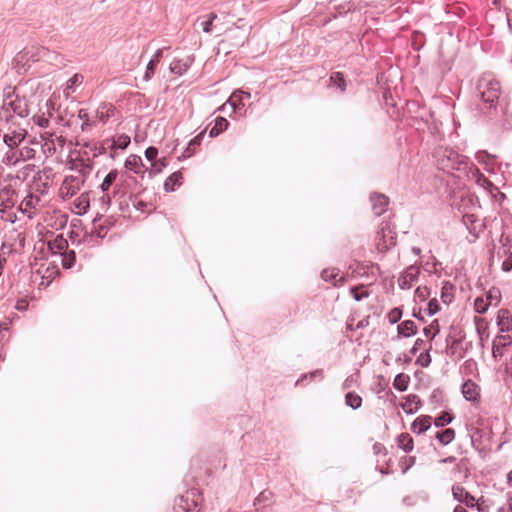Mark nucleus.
<instances>
[{
    "instance_id": "obj_1",
    "label": "nucleus",
    "mask_w": 512,
    "mask_h": 512,
    "mask_svg": "<svg viewBox=\"0 0 512 512\" xmlns=\"http://www.w3.org/2000/svg\"><path fill=\"white\" fill-rule=\"evenodd\" d=\"M453 205L456 208L453 215L455 233L469 244L474 243L485 228L483 221L474 213L477 200L468 192H460L454 195Z\"/></svg>"
},
{
    "instance_id": "obj_2",
    "label": "nucleus",
    "mask_w": 512,
    "mask_h": 512,
    "mask_svg": "<svg viewBox=\"0 0 512 512\" xmlns=\"http://www.w3.org/2000/svg\"><path fill=\"white\" fill-rule=\"evenodd\" d=\"M450 169L456 170L457 175L450 173L451 178H458L459 180L467 179L474 181L479 187L489 191L490 193L497 188L494 184L487 179L479 169L469 160L468 157L454 152L450 149Z\"/></svg>"
},
{
    "instance_id": "obj_3",
    "label": "nucleus",
    "mask_w": 512,
    "mask_h": 512,
    "mask_svg": "<svg viewBox=\"0 0 512 512\" xmlns=\"http://www.w3.org/2000/svg\"><path fill=\"white\" fill-rule=\"evenodd\" d=\"M501 95L499 81L491 73L482 74L476 83V96L485 104L487 110L495 109Z\"/></svg>"
},
{
    "instance_id": "obj_4",
    "label": "nucleus",
    "mask_w": 512,
    "mask_h": 512,
    "mask_svg": "<svg viewBox=\"0 0 512 512\" xmlns=\"http://www.w3.org/2000/svg\"><path fill=\"white\" fill-rule=\"evenodd\" d=\"M202 493L198 488L192 487L185 494L179 495L174 504L175 512H202Z\"/></svg>"
},
{
    "instance_id": "obj_5",
    "label": "nucleus",
    "mask_w": 512,
    "mask_h": 512,
    "mask_svg": "<svg viewBox=\"0 0 512 512\" xmlns=\"http://www.w3.org/2000/svg\"><path fill=\"white\" fill-rule=\"evenodd\" d=\"M380 266L377 263L373 262H359L354 261L348 267L347 275H350L352 278L358 277H372L376 279V274L379 273Z\"/></svg>"
},
{
    "instance_id": "obj_6",
    "label": "nucleus",
    "mask_w": 512,
    "mask_h": 512,
    "mask_svg": "<svg viewBox=\"0 0 512 512\" xmlns=\"http://www.w3.org/2000/svg\"><path fill=\"white\" fill-rule=\"evenodd\" d=\"M12 93L7 94V99L4 100V107H8L15 115L20 118H25L29 115L27 103L24 99H21L18 95L15 99H12Z\"/></svg>"
},
{
    "instance_id": "obj_7",
    "label": "nucleus",
    "mask_w": 512,
    "mask_h": 512,
    "mask_svg": "<svg viewBox=\"0 0 512 512\" xmlns=\"http://www.w3.org/2000/svg\"><path fill=\"white\" fill-rule=\"evenodd\" d=\"M452 496L456 501H458V504L465 505L466 507L474 510L475 498L462 486L453 485Z\"/></svg>"
},
{
    "instance_id": "obj_8",
    "label": "nucleus",
    "mask_w": 512,
    "mask_h": 512,
    "mask_svg": "<svg viewBox=\"0 0 512 512\" xmlns=\"http://www.w3.org/2000/svg\"><path fill=\"white\" fill-rule=\"evenodd\" d=\"M447 151L448 146L438 145L432 153L436 168L443 174H448V155L446 154Z\"/></svg>"
},
{
    "instance_id": "obj_9",
    "label": "nucleus",
    "mask_w": 512,
    "mask_h": 512,
    "mask_svg": "<svg viewBox=\"0 0 512 512\" xmlns=\"http://www.w3.org/2000/svg\"><path fill=\"white\" fill-rule=\"evenodd\" d=\"M369 199L372 205V210L375 215L380 216L384 212H386L387 207L389 205V198L386 195L378 192H373L370 194Z\"/></svg>"
},
{
    "instance_id": "obj_10",
    "label": "nucleus",
    "mask_w": 512,
    "mask_h": 512,
    "mask_svg": "<svg viewBox=\"0 0 512 512\" xmlns=\"http://www.w3.org/2000/svg\"><path fill=\"white\" fill-rule=\"evenodd\" d=\"M347 80L343 72H331L328 79V88H335L340 94H345L347 90Z\"/></svg>"
},
{
    "instance_id": "obj_11",
    "label": "nucleus",
    "mask_w": 512,
    "mask_h": 512,
    "mask_svg": "<svg viewBox=\"0 0 512 512\" xmlns=\"http://www.w3.org/2000/svg\"><path fill=\"white\" fill-rule=\"evenodd\" d=\"M419 269L416 266H409L405 269L403 275L399 278V288L407 290L412 287V283L418 280Z\"/></svg>"
},
{
    "instance_id": "obj_12",
    "label": "nucleus",
    "mask_w": 512,
    "mask_h": 512,
    "mask_svg": "<svg viewBox=\"0 0 512 512\" xmlns=\"http://www.w3.org/2000/svg\"><path fill=\"white\" fill-rule=\"evenodd\" d=\"M400 406L407 415H413L422 407V401L418 395L408 394Z\"/></svg>"
},
{
    "instance_id": "obj_13",
    "label": "nucleus",
    "mask_w": 512,
    "mask_h": 512,
    "mask_svg": "<svg viewBox=\"0 0 512 512\" xmlns=\"http://www.w3.org/2000/svg\"><path fill=\"white\" fill-rule=\"evenodd\" d=\"M478 163L484 165V169L489 173H495L496 155L490 154L485 150H479L475 154Z\"/></svg>"
},
{
    "instance_id": "obj_14",
    "label": "nucleus",
    "mask_w": 512,
    "mask_h": 512,
    "mask_svg": "<svg viewBox=\"0 0 512 512\" xmlns=\"http://www.w3.org/2000/svg\"><path fill=\"white\" fill-rule=\"evenodd\" d=\"M165 48H159L157 49L152 57L150 58L149 62L146 65V70L143 76L144 81H149L155 74L157 66L163 57V51Z\"/></svg>"
},
{
    "instance_id": "obj_15",
    "label": "nucleus",
    "mask_w": 512,
    "mask_h": 512,
    "mask_svg": "<svg viewBox=\"0 0 512 512\" xmlns=\"http://www.w3.org/2000/svg\"><path fill=\"white\" fill-rule=\"evenodd\" d=\"M417 325L412 320H404L397 326V336L393 340L412 337L417 334Z\"/></svg>"
},
{
    "instance_id": "obj_16",
    "label": "nucleus",
    "mask_w": 512,
    "mask_h": 512,
    "mask_svg": "<svg viewBox=\"0 0 512 512\" xmlns=\"http://www.w3.org/2000/svg\"><path fill=\"white\" fill-rule=\"evenodd\" d=\"M480 389L472 380H467L461 385L463 397L470 402H475L480 397Z\"/></svg>"
},
{
    "instance_id": "obj_17",
    "label": "nucleus",
    "mask_w": 512,
    "mask_h": 512,
    "mask_svg": "<svg viewBox=\"0 0 512 512\" xmlns=\"http://www.w3.org/2000/svg\"><path fill=\"white\" fill-rule=\"evenodd\" d=\"M432 424V417L430 415H420L411 423V431L415 434L425 433Z\"/></svg>"
},
{
    "instance_id": "obj_18",
    "label": "nucleus",
    "mask_w": 512,
    "mask_h": 512,
    "mask_svg": "<svg viewBox=\"0 0 512 512\" xmlns=\"http://www.w3.org/2000/svg\"><path fill=\"white\" fill-rule=\"evenodd\" d=\"M497 327L501 333L512 330V314L508 309H500L498 311Z\"/></svg>"
},
{
    "instance_id": "obj_19",
    "label": "nucleus",
    "mask_w": 512,
    "mask_h": 512,
    "mask_svg": "<svg viewBox=\"0 0 512 512\" xmlns=\"http://www.w3.org/2000/svg\"><path fill=\"white\" fill-rule=\"evenodd\" d=\"M339 273L340 270L337 268H326L322 270L321 278L325 282L332 283L334 286H337L339 284L342 285L346 281V278L344 275L338 278Z\"/></svg>"
},
{
    "instance_id": "obj_20",
    "label": "nucleus",
    "mask_w": 512,
    "mask_h": 512,
    "mask_svg": "<svg viewBox=\"0 0 512 512\" xmlns=\"http://www.w3.org/2000/svg\"><path fill=\"white\" fill-rule=\"evenodd\" d=\"M193 57H188L185 61L181 59H174L169 66L171 73L182 76L192 65Z\"/></svg>"
},
{
    "instance_id": "obj_21",
    "label": "nucleus",
    "mask_w": 512,
    "mask_h": 512,
    "mask_svg": "<svg viewBox=\"0 0 512 512\" xmlns=\"http://www.w3.org/2000/svg\"><path fill=\"white\" fill-rule=\"evenodd\" d=\"M183 174L180 170L171 173L163 184V189L166 192H174L177 187L182 185Z\"/></svg>"
},
{
    "instance_id": "obj_22",
    "label": "nucleus",
    "mask_w": 512,
    "mask_h": 512,
    "mask_svg": "<svg viewBox=\"0 0 512 512\" xmlns=\"http://www.w3.org/2000/svg\"><path fill=\"white\" fill-rule=\"evenodd\" d=\"M47 247L52 255H60L62 251L68 248V242L62 234H58L52 241L48 242Z\"/></svg>"
},
{
    "instance_id": "obj_23",
    "label": "nucleus",
    "mask_w": 512,
    "mask_h": 512,
    "mask_svg": "<svg viewBox=\"0 0 512 512\" xmlns=\"http://www.w3.org/2000/svg\"><path fill=\"white\" fill-rule=\"evenodd\" d=\"M115 113L116 108L110 103H102L97 109V117L103 124H106L112 117H114Z\"/></svg>"
},
{
    "instance_id": "obj_24",
    "label": "nucleus",
    "mask_w": 512,
    "mask_h": 512,
    "mask_svg": "<svg viewBox=\"0 0 512 512\" xmlns=\"http://www.w3.org/2000/svg\"><path fill=\"white\" fill-rule=\"evenodd\" d=\"M229 125L230 123L225 117H216L214 120V125L209 130V136L211 138L218 137L220 134H222L224 131L228 129Z\"/></svg>"
},
{
    "instance_id": "obj_25",
    "label": "nucleus",
    "mask_w": 512,
    "mask_h": 512,
    "mask_svg": "<svg viewBox=\"0 0 512 512\" xmlns=\"http://www.w3.org/2000/svg\"><path fill=\"white\" fill-rule=\"evenodd\" d=\"M168 162L165 158L156 159V161L151 162V167L145 168L142 172L141 178H144V175L147 173L150 178L162 173L163 169L166 168Z\"/></svg>"
},
{
    "instance_id": "obj_26",
    "label": "nucleus",
    "mask_w": 512,
    "mask_h": 512,
    "mask_svg": "<svg viewBox=\"0 0 512 512\" xmlns=\"http://www.w3.org/2000/svg\"><path fill=\"white\" fill-rule=\"evenodd\" d=\"M124 166L127 170L133 171L135 174L142 175L141 168L145 167L140 156L132 154L126 158Z\"/></svg>"
},
{
    "instance_id": "obj_27",
    "label": "nucleus",
    "mask_w": 512,
    "mask_h": 512,
    "mask_svg": "<svg viewBox=\"0 0 512 512\" xmlns=\"http://www.w3.org/2000/svg\"><path fill=\"white\" fill-rule=\"evenodd\" d=\"M130 183L137 184V179L134 176L127 174V172H123L120 175L119 183L115 184L113 196L118 195L122 190L130 185Z\"/></svg>"
},
{
    "instance_id": "obj_28",
    "label": "nucleus",
    "mask_w": 512,
    "mask_h": 512,
    "mask_svg": "<svg viewBox=\"0 0 512 512\" xmlns=\"http://www.w3.org/2000/svg\"><path fill=\"white\" fill-rule=\"evenodd\" d=\"M397 445L400 449H402L405 453H409L414 448V441L410 434L401 433L397 436Z\"/></svg>"
},
{
    "instance_id": "obj_29",
    "label": "nucleus",
    "mask_w": 512,
    "mask_h": 512,
    "mask_svg": "<svg viewBox=\"0 0 512 512\" xmlns=\"http://www.w3.org/2000/svg\"><path fill=\"white\" fill-rule=\"evenodd\" d=\"M114 220L110 218H105L102 222L98 223L93 227L97 231V236L100 239H104L108 234L109 230L114 226Z\"/></svg>"
},
{
    "instance_id": "obj_30",
    "label": "nucleus",
    "mask_w": 512,
    "mask_h": 512,
    "mask_svg": "<svg viewBox=\"0 0 512 512\" xmlns=\"http://www.w3.org/2000/svg\"><path fill=\"white\" fill-rule=\"evenodd\" d=\"M101 240L97 236V231L92 227L91 231L84 232L80 242L89 247H96L100 245Z\"/></svg>"
},
{
    "instance_id": "obj_31",
    "label": "nucleus",
    "mask_w": 512,
    "mask_h": 512,
    "mask_svg": "<svg viewBox=\"0 0 512 512\" xmlns=\"http://www.w3.org/2000/svg\"><path fill=\"white\" fill-rule=\"evenodd\" d=\"M410 383V376L405 373H398L393 380V387L399 391L404 392L407 390Z\"/></svg>"
},
{
    "instance_id": "obj_32",
    "label": "nucleus",
    "mask_w": 512,
    "mask_h": 512,
    "mask_svg": "<svg viewBox=\"0 0 512 512\" xmlns=\"http://www.w3.org/2000/svg\"><path fill=\"white\" fill-rule=\"evenodd\" d=\"M362 397L354 391L345 394V405L353 410H357L362 406Z\"/></svg>"
},
{
    "instance_id": "obj_33",
    "label": "nucleus",
    "mask_w": 512,
    "mask_h": 512,
    "mask_svg": "<svg viewBox=\"0 0 512 512\" xmlns=\"http://www.w3.org/2000/svg\"><path fill=\"white\" fill-rule=\"evenodd\" d=\"M24 140V136L21 133L13 132L12 134H4L3 142L10 150L18 147V145Z\"/></svg>"
},
{
    "instance_id": "obj_34",
    "label": "nucleus",
    "mask_w": 512,
    "mask_h": 512,
    "mask_svg": "<svg viewBox=\"0 0 512 512\" xmlns=\"http://www.w3.org/2000/svg\"><path fill=\"white\" fill-rule=\"evenodd\" d=\"M119 176V172L116 169H112L107 173L104 177L102 183L100 184V189L103 193H106L111 186H113Z\"/></svg>"
},
{
    "instance_id": "obj_35",
    "label": "nucleus",
    "mask_w": 512,
    "mask_h": 512,
    "mask_svg": "<svg viewBox=\"0 0 512 512\" xmlns=\"http://www.w3.org/2000/svg\"><path fill=\"white\" fill-rule=\"evenodd\" d=\"M273 498V492L265 489L263 490L254 500V505L258 506L264 504L262 509L271 504V500Z\"/></svg>"
},
{
    "instance_id": "obj_36",
    "label": "nucleus",
    "mask_w": 512,
    "mask_h": 512,
    "mask_svg": "<svg viewBox=\"0 0 512 512\" xmlns=\"http://www.w3.org/2000/svg\"><path fill=\"white\" fill-rule=\"evenodd\" d=\"M350 294L355 301H361L369 296V292L365 288L364 284L352 286L350 288Z\"/></svg>"
},
{
    "instance_id": "obj_37",
    "label": "nucleus",
    "mask_w": 512,
    "mask_h": 512,
    "mask_svg": "<svg viewBox=\"0 0 512 512\" xmlns=\"http://www.w3.org/2000/svg\"><path fill=\"white\" fill-rule=\"evenodd\" d=\"M62 257V266L64 269H71L76 263V252L68 250L65 253H60Z\"/></svg>"
},
{
    "instance_id": "obj_38",
    "label": "nucleus",
    "mask_w": 512,
    "mask_h": 512,
    "mask_svg": "<svg viewBox=\"0 0 512 512\" xmlns=\"http://www.w3.org/2000/svg\"><path fill=\"white\" fill-rule=\"evenodd\" d=\"M439 332L440 327L437 319L433 320L430 325L423 328L424 336L430 340L434 339Z\"/></svg>"
},
{
    "instance_id": "obj_39",
    "label": "nucleus",
    "mask_w": 512,
    "mask_h": 512,
    "mask_svg": "<svg viewBox=\"0 0 512 512\" xmlns=\"http://www.w3.org/2000/svg\"><path fill=\"white\" fill-rule=\"evenodd\" d=\"M238 96L243 97V100L249 99V98H251V93L249 91H244L241 89H237L232 92V94L230 95V97L227 100V103H229V105L231 107L232 113H235V106L233 103H235V98Z\"/></svg>"
},
{
    "instance_id": "obj_40",
    "label": "nucleus",
    "mask_w": 512,
    "mask_h": 512,
    "mask_svg": "<svg viewBox=\"0 0 512 512\" xmlns=\"http://www.w3.org/2000/svg\"><path fill=\"white\" fill-rule=\"evenodd\" d=\"M445 391L441 388H435L430 396V402L435 406H440L444 402Z\"/></svg>"
},
{
    "instance_id": "obj_41",
    "label": "nucleus",
    "mask_w": 512,
    "mask_h": 512,
    "mask_svg": "<svg viewBox=\"0 0 512 512\" xmlns=\"http://www.w3.org/2000/svg\"><path fill=\"white\" fill-rule=\"evenodd\" d=\"M485 299L490 306H497L501 300V293L498 289L492 288L488 291Z\"/></svg>"
},
{
    "instance_id": "obj_42",
    "label": "nucleus",
    "mask_w": 512,
    "mask_h": 512,
    "mask_svg": "<svg viewBox=\"0 0 512 512\" xmlns=\"http://www.w3.org/2000/svg\"><path fill=\"white\" fill-rule=\"evenodd\" d=\"M131 143V139L127 134H121L117 137V140L113 142L112 149L118 148L121 150H125Z\"/></svg>"
},
{
    "instance_id": "obj_43",
    "label": "nucleus",
    "mask_w": 512,
    "mask_h": 512,
    "mask_svg": "<svg viewBox=\"0 0 512 512\" xmlns=\"http://www.w3.org/2000/svg\"><path fill=\"white\" fill-rule=\"evenodd\" d=\"M27 55H28V52H26V51L18 53L16 55V57L13 58L14 67L17 68L18 70L23 68L24 71H26L27 68H25V63L24 62H28L29 61V58L27 57Z\"/></svg>"
},
{
    "instance_id": "obj_44",
    "label": "nucleus",
    "mask_w": 512,
    "mask_h": 512,
    "mask_svg": "<svg viewBox=\"0 0 512 512\" xmlns=\"http://www.w3.org/2000/svg\"><path fill=\"white\" fill-rule=\"evenodd\" d=\"M83 75L76 73L67 81V88L75 92L77 87H79L83 83Z\"/></svg>"
},
{
    "instance_id": "obj_45",
    "label": "nucleus",
    "mask_w": 512,
    "mask_h": 512,
    "mask_svg": "<svg viewBox=\"0 0 512 512\" xmlns=\"http://www.w3.org/2000/svg\"><path fill=\"white\" fill-rule=\"evenodd\" d=\"M489 307V303L483 297H477L474 301V309L479 314L486 313Z\"/></svg>"
},
{
    "instance_id": "obj_46",
    "label": "nucleus",
    "mask_w": 512,
    "mask_h": 512,
    "mask_svg": "<svg viewBox=\"0 0 512 512\" xmlns=\"http://www.w3.org/2000/svg\"><path fill=\"white\" fill-rule=\"evenodd\" d=\"M402 315H403L402 308L394 307L393 309L390 310V312L387 315L389 323L391 325L398 323L401 320Z\"/></svg>"
},
{
    "instance_id": "obj_47",
    "label": "nucleus",
    "mask_w": 512,
    "mask_h": 512,
    "mask_svg": "<svg viewBox=\"0 0 512 512\" xmlns=\"http://www.w3.org/2000/svg\"><path fill=\"white\" fill-rule=\"evenodd\" d=\"M415 363L421 367H428L431 363V356L429 353V349L424 350L421 352L418 357L416 358Z\"/></svg>"
},
{
    "instance_id": "obj_48",
    "label": "nucleus",
    "mask_w": 512,
    "mask_h": 512,
    "mask_svg": "<svg viewBox=\"0 0 512 512\" xmlns=\"http://www.w3.org/2000/svg\"><path fill=\"white\" fill-rule=\"evenodd\" d=\"M310 379L311 381H321L324 378V371L323 369H316L314 371L309 372L308 374H303L301 378L297 381L300 382L304 379Z\"/></svg>"
},
{
    "instance_id": "obj_49",
    "label": "nucleus",
    "mask_w": 512,
    "mask_h": 512,
    "mask_svg": "<svg viewBox=\"0 0 512 512\" xmlns=\"http://www.w3.org/2000/svg\"><path fill=\"white\" fill-rule=\"evenodd\" d=\"M434 425L436 428L446 429L448 425V409H444L438 417L434 419Z\"/></svg>"
},
{
    "instance_id": "obj_50",
    "label": "nucleus",
    "mask_w": 512,
    "mask_h": 512,
    "mask_svg": "<svg viewBox=\"0 0 512 512\" xmlns=\"http://www.w3.org/2000/svg\"><path fill=\"white\" fill-rule=\"evenodd\" d=\"M434 438L439 442L441 446L448 445V428L436 431Z\"/></svg>"
},
{
    "instance_id": "obj_51",
    "label": "nucleus",
    "mask_w": 512,
    "mask_h": 512,
    "mask_svg": "<svg viewBox=\"0 0 512 512\" xmlns=\"http://www.w3.org/2000/svg\"><path fill=\"white\" fill-rule=\"evenodd\" d=\"M440 310V304L437 299H430L425 309L429 316L435 315Z\"/></svg>"
},
{
    "instance_id": "obj_52",
    "label": "nucleus",
    "mask_w": 512,
    "mask_h": 512,
    "mask_svg": "<svg viewBox=\"0 0 512 512\" xmlns=\"http://www.w3.org/2000/svg\"><path fill=\"white\" fill-rule=\"evenodd\" d=\"M78 118L80 120H82V124H81V130L82 131H85L89 126H91L92 124L90 123L89 121V115H88V112L85 110V109H80L78 111Z\"/></svg>"
},
{
    "instance_id": "obj_53",
    "label": "nucleus",
    "mask_w": 512,
    "mask_h": 512,
    "mask_svg": "<svg viewBox=\"0 0 512 512\" xmlns=\"http://www.w3.org/2000/svg\"><path fill=\"white\" fill-rule=\"evenodd\" d=\"M158 153H159V151H158L157 147L149 146L145 149L144 156L147 159V161L153 162V161H156V159L158 157Z\"/></svg>"
},
{
    "instance_id": "obj_54",
    "label": "nucleus",
    "mask_w": 512,
    "mask_h": 512,
    "mask_svg": "<svg viewBox=\"0 0 512 512\" xmlns=\"http://www.w3.org/2000/svg\"><path fill=\"white\" fill-rule=\"evenodd\" d=\"M512 342L511 337L509 335H498L495 337L493 343H495V346H499L502 349L508 345H510Z\"/></svg>"
},
{
    "instance_id": "obj_55",
    "label": "nucleus",
    "mask_w": 512,
    "mask_h": 512,
    "mask_svg": "<svg viewBox=\"0 0 512 512\" xmlns=\"http://www.w3.org/2000/svg\"><path fill=\"white\" fill-rule=\"evenodd\" d=\"M2 163H4L7 166L15 165L17 163V159L15 158V153H13L11 151H7L2 158Z\"/></svg>"
},
{
    "instance_id": "obj_56",
    "label": "nucleus",
    "mask_w": 512,
    "mask_h": 512,
    "mask_svg": "<svg viewBox=\"0 0 512 512\" xmlns=\"http://www.w3.org/2000/svg\"><path fill=\"white\" fill-rule=\"evenodd\" d=\"M422 38H423V35L421 33L413 34L412 47L414 50L418 51L422 48V46H423Z\"/></svg>"
},
{
    "instance_id": "obj_57",
    "label": "nucleus",
    "mask_w": 512,
    "mask_h": 512,
    "mask_svg": "<svg viewBox=\"0 0 512 512\" xmlns=\"http://www.w3.org/2000/svg\"><path fill=\"white\" fill-rule=\"evenodd\" d=\"M204 136L205 131H201L188 142V146H193L194 148L200 146L204 139Z\"/></svg>"
},
{
    "instance_id": "obj_58",
    "label": "nucleus",
    "mask_w": 512,
    "mask_h": 512,
    "mask_svg": "<svg viewBox=\"0 0 512 512\" xmlns=\"http://www.w3.org/2000/svg\"><path fill=\"white\" fill-rule=\"evenodd\" d=\"M14 206L11 198L0 199V213H5L8 209Z\"/></svg>"
},
{
    "instance_id": "obj_59",
    "label": "nucleus",
    "mask_w": 512,
    "mask_h": 512,
    "mask_svg": "<svg viewBox=\"0 0 512 512\" xmlns=\"http://www.w3.org/2000/svg\"><path fill=\"white\" fill-rule=\"evenodd\" d=\"M415 296L419 298L420 301H425L430 296V291L427 287H424L422 290L421 287H418L415 290Z\"/></svg>"
},
{
    "instance_id": "obj_60",
    "label": "nucleus",
    "mask_w": 512,
    "mask_h": 512,
    "mask_svg": "<svg viewBox=\"0 0 512 512\" xmlns=\"http://www.w3.org/2000/svg\"><path fill=\"white\" fill-rule=\"evenodd\" d=\"M425 345V341L421 338H417L414 342V345L412 346V348L409 350V353L411 355H416L417 352Z\"/></svg>"
},
{
    "instance_id": "obj_61",
    "label": "nucleus",
    "mask_w": 512,
    "mask_h": 512,
    "mask_svg": "<svg viewBox=\"0 0 512 512\" xmlns=\"http://www.w3.org/2000/svg\"><path fill=\"white\" fill-rule=\"evenodd\" d=\"M441 300L445 305H448V281L447 280L442 281Z\"/></svg>"
},
{
    "instance_id": "obj_62",
    "label": "nucleus",
    "mask_w": 512,
    "mask_h": 512,
    "mask_svg": "<svg viewBox=\"0 0 512 512\" xmlns=\"http://www.w3.org/2000/svg\"><path fill=\"white\" fill-rule=\"evenodd\" d=\"M502 270L509 272L512 270V251L507 255L506 259L502 263Z\"/></svg>"
},
{
    "instance_id": "obj_63",
    "label": "nucleus",
    "mask_w": 512,
    "mask_h": 512,
    "mask_svg": "<svg viewBox=\"0 0 512 512\" xmlns=\"http://www.w3.org/2000/svg\"><path fill=\"white\" fill-rule=\"evenodd\" d=\"M101 203H102V209L104 212L107 211L108 207L111 205V196L109 194L104 193L103 196L101 197Z\"/></svg>"
},
{
    "instance_id": "obj_64",
    "label": "nucleus",
    "mask_w": 512,
    "mask_h": 512,
    "mask_svg": "<svg viewBox=\"0 0 512 512\" xmlns=\"http://www.w3.org/2000/svg\"><path fill=\"white\" fill-rule=\"evenodd\" d=\"M372 448H373L374 454H376V455H378V454L386 455L387 454V448L382 443L376 442Z\"/></svg>"
}]
</instances>
